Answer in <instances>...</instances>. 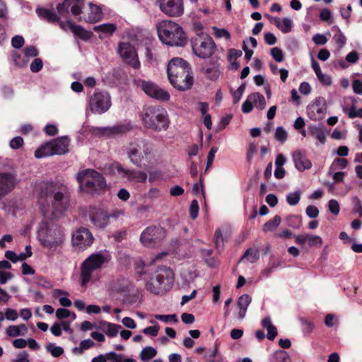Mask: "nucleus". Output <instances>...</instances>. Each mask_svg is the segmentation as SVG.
I'll list each match as a JSON object with an SVG mask.
<instances>
[{
	"instance_id": "f257e3e1",
	"label": "nucleus",
	"mask_w": 362,
	"mask_h": 362,
	"mask_svg": "<svg viewBox=\"0 0 362 362\" xmlns=\"http://www.w3.org/2000/svg\"><path fill=\"white\" fill-rule=\"evenodd\" d=\"M49 202L53 209L59 212L65 211L69 207V196L66 187H59L53 183L47 184L41 188L38 194V204L40 209L45 216L46 208L49 209Z\"/></svg>"
},
{
	"instance_id": "f03ea898",
	"label": "nucleus",
	"mask_w": 362,
	"mask_h": 362,
	"mask_svg": "<svg viewBox=\"0 0 362 362\" xmlns=\"http://www.w3.org/2000/svg\"><path fill=\"white\" fill-rule=\"evenodd\" d=\"M167 74L170 84L178 90L185 91L192 88L194 83L192 68L183 59H172L168 63Z\"/></svg>"
},
{
	"instance_id": "7ed1b4c3",
	"label": "nucleus",
	"mask_w": 362,
	"mask_h": 362,
	"mask_svg": "<svg viewBox=\"0 0 362 362\" xmlns=\"http://www.w3.org/2000/svg\"><path fill=\"white\" fill-rule=\"evenodd\" d=\"M127 153L130 162L138 168L147 170L153 166L154 144L144 138H136L130 142Z\"/></svg>"
},
{
	"instance_id": "20e7f679",
	"label": "nucleus",
	"mask_w": 362,
	"mask_h": 362,
	"mask_svg": "<svg viewBox=\"0 0 362 362\" xmlns=\"http://www.w3.org/2000/svg\"><path fill=\"white\" fill-rule=\"evenodd\" d=\"M144 127L154 132L165 131L170 125L166 110L159 105H146L141 112Z\"/></svg>"
},
{
	"instance_id": "39448f33",
	"label": "nucleus",
	"mask_w": 362,
	"mask_h": 362,
	"mask_svg": "<svg viewBox=\"0 0 362 362\" xmlns=\"http://www.w3.org/2000/svg\"><path fill=\"white\" fill-rule=\"evenodd\" d=\"M79 191L89 195L100 194L106 188V181L103 175L93 170L86 169L76 174Z\"/></svg>"
},
{
	"instance_id": "423d86ee",
	"label": "nucleus",
	"mask_w": 362,
	"mask_h": 362,
	"mask_svg": "<svg viewBox=\"0 0 362 362\" xmlns=\"http://www.w3.org/2000/svg\"><path fill=\"white\" fill-rule=\"evenodd\" d=\"M157 33L160 41L170 46L184 47L187 42V37L182 28L170 20L158 23Z\"/></svg>"
},
{
	"instance_id": "0eeeda50",
	"label": "nucleus",
	"mask_w": 362,
	"mask_h": 362,
	"mask_svg": "<svg viewBox=\"0 0 362 362\" xmlns=\"http://www.w3.org/2000/svg\"><path fill=\"white\" fill-rule=\"evenodd\" d=\"M38 238L42 246L55 250L64 242L63 228L55 223H44L38 231Z\"/></svg>"
},
{
	"instance_id": "6e6552de",
	"label": "nucleus",
	"mask_w": 362,
	"mask_h": 362,
	"mask_svg": "<svg viewBox=\"0 0 362 362\" xmlns=\"http://www.w3.org/2000/svg\"><path fill=\"white\" fill-rule=\"evenodd\" d=\"M174 282L173 270L167 267L159 268L155 277H151L146 284L148 291L153 294L163 293L169 291Z\"/></svg>"
},
{
	"instance_id": "1a4fd4ad",
	"label": "nucleus",
	"mask_w": 362,
	"mask_h": 362,
	"mask_svg": "<svg viewBox=\"0 0 362 362\" xmlns=\"http://www.w3.org/2000/svg\"><path fill=\"white\" fill-rule=\"evenodd\" d=\"M191 43L193 52L202 59L210 57L216 51L215 42L207 34L197 35Z\"/></svg>"
},
{
	"instance_id": "9d476101",
	"label": "nucleus",
	"mask_w": 362,
	"mask_h": 362,
	"mask_svg": "<svg viewBox=\"0 0 362 362\" xmlns=\"http://www.w3.org/2000/svg\"><path fill=\"white\" fill-rule=\"evenodd\" d=\"M106 259L101 253H93L86 258L81 264V281L82 286H86L90 280L94 271L102 267Z\"/></svg>"
},
{
	"instance_id": "9b49d317",
	"label": "nucleus",
	"mask_w": 362,
	"mask_h": 362,
	"mask_svg": "<svg viewBox=\"0 0 362 362\" xmlns=\"http://www.w3.org/2000/svg\"><path fill=\"white\" fill-rule=\"evenodd\" d=\"M111 98L107 91L96 89L89 100L90 110L93 113L103 114L111 107Z\"/></svg>"
},
{
	"instance_id": "f8f14e48",
	"label": "nucleus",
	"mask_w": 362,
	"mask_h": 362,
	"mask_svg": "<svg viewBox=\"0 0 362 362\" xmlns=\"http://www.w3.org/2000/svg\"><path fill=\"white\" fill-rule=\"evenodd\" d=\"M165 230L160 226L147 227L140 235V241L143 245L153 247L160 244L165 238Z\"/></svg>"
},
{
	"instance_id": "ddd939ff",
	"label": "nucleus",
	"mask_w": 362,
	"mask_h": 362,
	"mask_svg": "<svg viewBox=\"0 0 362 362\" xmlns=\"http://www.w3.org/2000/svg\"><path fill=\"white\" fill-rule=\"evenodd\" d=\"M160 10L168 17H180L183 15V0H157Z\"/></svg>"
},
{
	"instance_id": "4468645a",
	"label": "nucleus",
	"mask_w": 362,
	"mask_h": 362,
	"mask_svg": "<svg viewBox=\"0 0 362 362\" xmlns=\"http://www.w3.org/2000/svg\"><path fill=\"white\" fill-rule=\"evenodd\" d=\"M132 129V125L130 122L119 124L113 127H95L93 133L98 136L107 138L114 137L117 135L126 134Z\"/></svg>"
},
{
	"instance_id": "2eb2a0df",
	"label": "nucleus",
	"mask_w": 362,
	"mask_h": 362,
	"mask_svg": "<svg viewBox=\"0 0 362 362\" xmlns=\"http://www.w3.org/2000/svg\"><path fill=\"white\" fill-rule=\"evenodd\" d=\"M118 52L124 62L134 69L140 67V62L135 48L129 42H120L118 46Z\"/></svg>"
},
{
	"instance_id": "dca6fc26",
	"label": "nucleus",
	"mask_w": 362,
	"mask_h": 362,
	"mask_svg": "<svg viewBox=\"0 0 362 362\" xmlns=\"http://www.w3.org/2000/svg\"><path fill=\"white\" fill-rule=\"evenodd\" d=\"M139 86L152 98L161 101H168L170 99V96L168 92L159 88L152 81L142 80L139 82Z\"/></svg>"
},
{
	"instance_id": "f3484780",
	"label": "nucleus",
	"mask_w": 362,
	"mask_h": 362,
	"mask_svg": "<svg viewBox=\"0 0 362 362\" xmlns=\"http://www.w3.org/2000/svg\"><path fill=\"white\" fill-rule=\"evenodd\" d=\"M88 214L91 223L96 228H104L109 224L107 211L101 207L90 206Z\"/></svg>"
},
{
	"instance_id": "a211bd4d",
	"label": "nucleus",
	"mask_w": 362,
	"mask_h": 362,
	"mask_svg": "<svg viewBox=\"0 0 362 362\" xmlns=\"http://www.w3.org/2000/svg\"><path fill=\"white\" fill-rule=\"evenodd\" d=\"M93 240L91 232L88 228L83 227L78 228L72 235L73 245L78 246L79 248H86L90 246Z\"/></svg>"
},
{
	"instance_id": "6ab92c4d",
	"label": "nucleus",
	"mask_w": 362,
	"mask_h": 362,
	"mask_svg": "<svg viewBox=\"0 0 362 362\" xmlns=\"http://www.w3.org/2000/svg\"><path fill=\"white\" fill-rule=\"evenodd\" d=\"M292 160L295 168L300 172H303L312 168L311 161L307 158L305 153L303 151L296 150L293 151Z\"/></svg>"
},
{
	"instance_id": "aec40b11",
	"label": "nucleus",
	"mask_w": 362,
	"mask_h": 362,
	"mask_svg": "<svg viewBox=\"0 0 362 362\" xmlns=\"http://www.w3.org/2000/svg\"><path fill=\"white\" fill-rule=\"evenodd\" d=\"M16 185V177L8 173H0V199L11 192Z\"/></svg>"
},
{
	"instance_id": "412c9836",
	"label": "nucleus",
	"mask_w": 362,
	"mask_h": 362,
	"mask_svg": "<svg viewBox=\"0 0 362 362\" xmlns=\"http://www.w3.org/2000/svg\"><path fill=\"white\" fill-rule=\"evenodd\" d=\"M59 27L64 30L69 28L76 36L83 40H88L92 36L91 32L86 30L81 25H74L71 20L59 23Z\"/></svg>"
},
{
	"instance_id": "4be33fe9",
	"label": "nucleus",
	"mask_w": 362,
	"mask_h": 362,
	"mask_svg": "<svg viewBox=\"0 0 362 362\" xmlns=\"http://www.w3.org/2000/svg\"><path fill=\"white\" fill-rule=\"evenodd\" d=\"M117 170L122 173V176L127 177L129 181L144 183L147 179L146 173L143 171L125 169L121 165L117 167Z\"/></svg>"
},
{
	"instance_id": "5701e85b",
	"label": "nucleus",
	"mask_w": 362,
	"mask_h": 362,
	"mask_svg": "<svg viewBox=\"0 0 362 362\" xmlns=\"http://www.w3.org/2000/svg\"><path fill=\"white\" fill-rule=\"evenodd\" d=\"M52 147L55 155H64L69 152L70 139L67 136L57 138L52 141Z\"/></svg>"
},
{
	"instance_id": "b1692460",
	"label": "nucleus",
	"mask_w": 362,
	"mask_h": 362,
	"mask_svg": "<svg viewBox=\"0 0 362 362\" xmlns=\"http://www.w3.org/2000/svg\"><path fill=\"white\" fill-rule=\"evenodd\" d=\"M83 18L85 21L88 23H94L98 22L103 18L102 9L98 6L90 3L88 14L86 15L84 13Z\"/></svg>"
},
{
	"instance_id": "393cba45",
	"label": "nucleus",
	"mask_w": 362,
	"mask_h": 362,
	"mask_svg": "<svg viewBox=\"0 0 362 362\" xmlns=\"http://www.w3.org/2000/svg\"><path fill=\"white\" fill-rule=\"evenodd\" d=\"M36 13L40 18L44 19L49 23H57L59 25V23L62 22L59 20L58 15L50 9L45 8H37L36 9Z\"/></svg>"
},
{
	"instance_id": "a878e982",
	"label": "nucleus",
	"mask_w": 362,
	"mask_h": 362,
	"mask_svg": "<svg viewBox=\"0 0 362 362\" xmlns=\"http://www.w3.org/2000/svg\"><path fill=\"white\" fill-rule=\"evenodd\" d=\"M252 301L251 297L247 294L240 296L237 301V305L240 308L238 318L243 320L246 315L247 308Z\"/></svg>"
},
{
	"instance_id": "bb28decb",
	"label": "nucleus",
	"mask_w": 362,
	"mask_h": 362,
	"mask_svg": "<svg viewBox=\"0 0 362 362\" xmlns=\"http://www.w3.org/2000/svg\"><path fill=\"white\" fill-rule=\"evenodd\" d=\"M53 155H55V153L54 152L51 141L47 142L44 145H42L35 151V156L37 158H41Z\"/></svg>"
},
{
	"instance_id": "cd10ccee",
	"label": "nucleus",
	"mask_w": 362,
	"mask_h": 362,
	"mask_svg": "<svg viewBox=\"0 0 362 362\" xmlns=\"http://www.w3.org/2000/svg\"><path fill=\"white\" fill-rule=\"evenodd\" d=\"M11 58L13 64L18 68H24L27 66L28 62V59L26 58V56L23 55L20 52L17 51H13L11 54Z\"/></svg>"
},
{
	"instance_id": "c85d7f7f",
	"label": "nucleus",
	"mask_w": 362,
	"mask_h": 362,
	"mask_svg": "<svg viewBox=\"0 0 362 362\" xmlns=\"http://www.w3.org/2000/svg\"><path fill=\"white\" fill-rule=\"evenodd\" d=\"M70 2L68 0H64L63 2L57 6V15L60 18H65L66 21L69 18Z\"/></svg>"
},
{
	"instance_id": "c756f323",
	"label": "nucleus",
	"mask_w": 362,
	"mask_h": 362,
	"mask_svg": "<svg viewBox=\"0 0 362 362\" xmlns=\"http://www.w3.org/2000/svg\"><path fill=\"white\" fill-rule=\"evenodd\" d=\"M270 362H291L289 354L284 350L279 349L272 354Z\"/></svg>"
},
{
	"instance_id": "7c9ffc66",
	"label": "nucleus",
	"mask_w": 362,
	"mask_h": 362,
	"mask_svg": "<svg viewBox=\"0 0 362 362\" xmlns=\"http://www.w3.org/2000/svg\"><path fill=\"white\" fill-rule=\"evenodd\" d=\"M250 100H252L255 107L259 110H264L266 107L264 96L259 93H253L250 95Z\"/></svg>"
},
{
	"instance_id": "2f4dec72",
	"label": "nucleus",
	"mask_w": 362,
	"mask_h": 362,
	"mask_svg": "<svg viewBox=\"0 0 362 362\" xmlns=\"http://www.w3.org/2000/svg\"><path fill=\"white\" fill-rule=\"evenodd\" d=\"M281 218L279 215H276L273 219L266 222L262 227V230L264 233L272 231L276 229L281 223Z\"/></svg>"
},
{
	"instance_id": "473e14b6",
	"label": "nucleus",
	"mask_w": 362,
	"mask_h": 362,
	"mask_svg": "<svg viewBox=\"0 0 362 362\" xmlns=\"http://www.w3.org/2000/svg\"><path fill=\"white\" fill-rule=\"evenodd\" d=\"M70 2V8L72 15L75 16H79L82 13V8L83 7L84 2L83 0H68Z\"/></svg>"
},
{
	"instance_id": "72a5a7b5",
	"label": "nucleus",
	"mask_w": 362,
	"mask_h": 362,
	"mask_svg": "<svg viewBox=\"0 0 362 362\" xmlns=\"http://www.w3.org/2000/svg\"><path fill=\"white\" fill-rule=\"evenodd\" d=\"M116 29L117 27L114 23H105L94 28L95 32H101L107 35H112Z\"/></svg>"
},
{
	"instance_id": "f704fd0d",
	"label": "nucleus",
	"mask_w": 362,
	"mask_h": 362,
	"mask_svg": "<svg viewBox=\"0 0 362 362\" xmlns=\"http://www.w3.org/2000/svg\"><path fill=\"white\" fill-rule=\"evenodd\" d=\"M156 350L152 346H146L143 349L140 354L141 360L143 361H148L150 359L156 356Z\"/></svg>"
},
{
	"instance_id": "c9c22d12",
	"label": "nucleus",
	"mask_w": 362,
	"mask_h": 362,
	"mask_svg": "<svg viewBox=\"0 0 362 362\" xmlns=\"http://www.w3.org/2000/svg\"><path fill=\"white\" fill-rule=\"evenodd\" d=\"M287 225L293 228H299L302 226V218L299 215H290L286 217Z\"/></svg>"
},
{
	"instance_id": "e433bc0d",
	"label": "nucleus",
	"mask_w": 362,
	"mask_h": 362,
	"mask_svg": "<svg viewBox=\"0 0 362 362\" xmlns=\"http://www.w3.org/2000/svg\"><path fill=\"white\" fill-rule=\"evenodd\" d=\"M247 258L251 263L256 262L259 258V251L258 249H247L242 258Z\"/></svg>"
},
{
	"instance_id": "4c0bfd02",
	"label": "nucleus",
	"mask_w": 362,
	"mask_h": 362,
	"mask_svg": "<svg viewBox=\"0 0 362 362\" xmlns=\"http://www.w3.org/2000/svg\"><path fill=\"white\" fill-rule=\"evenodd\" d=\"M310 134L312 136H315L322 144L326 142V136L323 129L313 127L310 129Z\"/></svg>"
},
{
	"instance_id": "58836bf2",
	"label": "nucleus",
	"mask_w": 362,
	"mask_h": 362,
	"mask_svg": "<svg viewBox=\"0 0 362 362\" xmlns=\"http://www.w3.org/2000/svg\"><path fill=\"white\" fill-rule=\"evenodd\" d=\"M300 195L301 192L300 190L288 194L286 196L287 203L291 206L296 205L300 199Z\"/></svg>"
},
{
	"instance_id": "ea45409f",
	"label": "nucleus",
	"mask_w": 362,
	"mask_h": 362,
	"mask_svg": "<svg viewBox=\"0 0 362 362\" xmlns=\"http://www.w3.org/2000/svg\"><path fill=\"white\" fill-rule=\"evenodd\" d=\"M107 327L105 333L110 337H116L121 329V326L114 323L105 324Z\"/></svg>"
},
{
	"instance_id": "a19ab883",
	"label": "nucleus",
	"mask_w": 362,
	"mask_h": 362,
	"mask_svg": "<svg viewBox=\"0 0 362 362\" xmlns=\"http://www.w3.org/2000/svg\"><path fill=\"white\" fill-rule=\"evenodd\" d=\"M214 242L216 248L219 251L223 247V238L221 229H216L214 235Z\"/></svg>"
},
{
	"instance_id": "79ce46f5",
	"label": "nucleus",
	"mask_w": 362,
	"mask_h": 362,
	"mask_svg": "<svg viewBox=\"0 0 362 362\" xmlns=\"http://www.w3.org/2000/svg\"><path fill=\"white\" fill-rule=\"evenodd\" d=\"M46 349L52 356L59 357L64 353V349L61 346H56L53 344H49L46 346Z\"/></svg>"
},
{
	"instance_id": "37998d69",
	"label": "nucleus",
	"mask_w": 362,
	"mask_h": 362,
	"mask_svg": "<svg viewBox=\"0 0 362 362\" xmlns=\"http://www.w3.org/2000/svg\"><path fill=\"white\" fill-rule=\"evenodd\" d=\"M6 333L8 337H16L18 336H23V332L20 330L17 325H10L6 329Z\"/></svg>"
},
{
	"instance_id": "c03bdc74",
	"label": "nucleus",
	"mask_w": 362,
	"mask_h": 362,
	"mask_svg": "<svg viewBox=\"0 0 362 362\" xmlns=\"http://www.w3.org/2000/svg\"><path fill=\"white\" fill-rule=\"evenodd\" d=\"M292 28V21L288 18H284L280 24V27L279 29L281 30L284 33H288L291 30Z\"/></svg>"
},
{
	"instance_id": "a18cd8bd",
	"label": "nucleus",
	"mask_w": 362,
	"mask_h": 362,
	"mask_svg": "<svg viewBox=\"0 0 362 362\" xmlns=\"http://www.w3.org/2000/svg\"><path fill=\"white\" fill-rule=\"evenodd\" d=\"M274 137L277 141L284 143L288 138V134L283 127H279L276 129Z\"/></svg>"
},
{
	"instance_id": "49530a36",
	"label": "nucleus",
	"mask_w": 362,
	"mask_h": 362,
	"mask_svg": "<svg viewBox=\"0 0 362 362\" xmlns=\"http://www.w3.org/2000/svg\"><path fill=\"white\" fill-rule=\"evenodd\" d=\"M333 39L335 41L336 44L338 45L339 49H341L346 42V37L339 29L337 33H336L334 35Z\"/></svg>"
},
{
	"instance_id": "de8ad7c7",
	"label": "nucleus",
	"mask_w": 362,
	"mask_h": 362,
	"mask_svg": "<svg viewBox=\"0 0 362 362\" xmlns=\"http://www.w3.org/2000/svg\"><path fill=\"white\" fill-rule=\"evenodd\" d=\"M156 319L164 322L165 323L170 322H177L178 321L177 315L175 314L173 315H156Z\"/></svg>"
},
{
	"instance_id": "09e8293b",
	"label": "nucleus",
	"mask_w": 362,
	"mask_h": 362,
	"mask_svg": "<svg viewBox=\"0 0 362 362\" xmlns=\"http://www.w3.org/2000/svg\"><path fill=\"white\" fill-rule=\"evenodd\" d=\"M199 206L196 199L192 201L189 207V214L192 219H195L198 216Z\"/></svg>"
},
{
	"instance_id": "8fccbe9b",
	"label": "nucleus",
	"mask_w": 362,
	"mask_h": 362,
	"mask_svg": "<svg viewBox=\"0 0 362 362\" xmlns=\"http://www.w3.org/2000/svg\"><path fill=\"white\" fill-rule=\"evenodd\" d=\"M271 55L277 62H281L284 60L283 51L278 47H273L271 49Z\"/></svg>"
},
{
	"instance_id": "3c124183",
	"label": "nucleus",
	"mask_w": 362,
	"mask_h": 362,
	"mask_svg": "<svg viewBox=\"0 0 362 362\" xmlns=\"http://www.w3.org/2000/svg\"><path fill=\"white\" fill-rule=\"evenodd\" d=\"M43 66V62L41 59L35 58L31 62L30 64V70L33 73H37L40 71Z\"/></svg>"
},
{
	"instance_id": "603ef678",
	"label": "nucleus",
	"mask_w": 362,
	"mask_h": 362,
	"mask_svg": "<svg viewBox=\"0 0 362 362\" xmlns=\"http://www.w3.org/2000/svg\"><path fill=\"white\" fill-rule=\"evenodd\" d=\"M328 208L332 214L338 215L340 211L339 202L335 199H331L328 202Z\"/></svg>"
},
{
	"instance_id": "864d4df0",
	"label": "nucleus",
	"mask_w": 362,
	"mask_h": 362,
	"mask_svg": "<svg viewBox=\"0 0 362 362\" xmlns=\"http://www.w3.org/2000/svg\"><path fill=\"white\" fill-rule=\"evenodd\" d=\"M308 243L310 247L317 245L320 247L322 244V239L318 235H308Z\"/></svg>"
},
{
	"instance_id": "5fc2aeb1",
	"label": "nucleus",
	"mask_w": 362,
	"mask_h": 362,
	"mask_svg": "<svg viewBox=\"0 0 362 362\" xmlns=\"http://www.w3.org/2000/svg\"><path fill=\"white\" fill-rule=\"evenodd\" d=\"M245 84L243 83V84L240 85L235 91L233 92V103L234 104H236L240 101V100L242 97V95L245 91Z\"/></svg>"
},
{
	"instance_id": "6e6d98bb",
	"label": "nucleus",
	"mask_w": 362,
	"mask_h": 362,
	"mask_svg": "<svg viewBox=\"0 0 362 362\" xmlns=\"http://www.w3.org/2000/svg\"><path fill=\"white\" fill-rule=\"evenodd\" d=\"M306 215L310 218H315L319 215V210L317 206L314 205H309L305 209Z\"/></svg>"
},
{
	"instance_id": "4d7b16f0",
	"label": "nucleus",
	"mask_w": 362,
	"mask_h": 362,
	"mask_svg": "<svg viewBox=\"0 0 362 362\" xmlns=\"http://www.w3.org/2000/svg\"><path fill=\"white\" fill-rule=\"evenodd\" d=\"M23 143V139L21 136H16L11 140L9 146L13 149H18L22 147Z\"/></svg>"
},
{
	"instance_id": "13d9d810",
	"label": "nucleus",
	"mask_w": 362,
	"mask_h": 362,
	"mask_svg": "<svg viewBox=\"0 0 362 362\" xmlns=\"http://www.w3.org/2000/svg\"><path fill=\"white\" fill-rule=\"evenodd\" d=\"M353 203L354 205L353 211L356 214H358L359 216L362 217V202L361 199L357 197H354Z\"/></svg>"
},
{
	"instance_id": "bf43d9fd",
	"label": "nucleus",
	"mask_w": 362,
	"mask_h": 362,
	"mask_svg": "<svg viewBox=\"0 0 362 362\" xmlns=\"http://www.w3.org/2000/svg\"><path fill=\"white\" fill-rule=\"evenodd\" d=\"M24 43V38L21 35H15L11 40V45L16 49L21 48Z\"/></svg>"
},
{
	"instance_id": "052dcab7",
	"label": "nucleus",
	"mask_w": 362,
	"mask_h": 362,
	"mask_svg": "<svg viewBox=\"0 0 362 362\" xmlns=\"http://www.w3.org/2000/svg\"><path fill=\"white\" fill-rule=\"evenodd\" d=\"M302 329L304 333H310L314 329V324L305 319L301 320Z\"/></svg>"
},
{
	"instance_id": "680f3d73",
	"label": "nucleus",
	"mask_w": 362,
	"mask_h": 362,
	"mask_svg": "<svg viewBox=\"0 0 362 362\" xmlns=\"http://www.w3.org/2000/svg\"><path fill=\"white\" fill-rule=\"evenodd\" d=\"M159 329L160 327L158 325L154 326H149L143 330V333L147 335L156 337L158 335Z\"/></svg>"
},
{
	"instance_id": "e2e57ef3",
	"label": "nucleus",
	"mask_w": 362,
	"mask_h": 362,
	"mask_svg": "<svg viewBox=\"0 0 362 362\" xmlns=\"http://www.w3.org/2000/svg\"><path fill=\"white\" fill-rule=\"evenodd\" d=\"M24 55L28 59L29 57H35L38 55V51L34 46L26 47L24 49Z\"/></svg>"
},
{
	"instance_id": "0e129e2a",
	"label": "nucleus",
	"mask_w": 362,
	"mask_h": 362,
	"mask_svg": "<svg viewBox=\"0 0 362 362\" xmlns=\"http://www.w3.org/2000/svg\"><path fill=\"white\" fill-rule=\"evenodd\" d=\"M71 315V312L66 308H58L56 311V317L59 320L68 318Z\"/></svg>"
},
{
	"instance_id": "69168bd1",
	"label": "nucleus",
	"mask_w": 362,
	"mask_h": 362,
	"mask_svg": "<svg viewBox=\"0 0 362 362\" xmlns=\"http://www.w3.org/2000/svg\"><path fill=\"white\" fill-rule=\"evenodd\" d=\"M217 151L218 148L215 146H213L210 149L207 156L206 168H209L212 165L215 158V154L217 152Z\"/></svg>"
},
{
	"instance_id": "338daca9",
	"label": "nucleus",
	"mask_w": 362,
	"mask_h": 362,
	"mask_svg": "<svg viewBox=\"0 0 362 362\" xmlns=\"http://www.w3.org/2000/svg\"><path fill=\"white\" fill-rule=\"evenodd\" d=\"M252 100H250V95L247 97V100L242 105V111L244 113H249L253 109Z\"/></svg>"
},
{
	"instance_id": "774afa93",
	"label": "nucleus",
	"mask_w": 362,
	"mask_h": 362,
	"mask_svg": "<svg viewBox=\"0 0 362 362\" xmlns=\"http://www.w3.org/2000/svg\"><path fill=\"white\" fill-rule=\"evenodd\" d=\"M352 88L356 94L362 95V81L358 79L354 80Z\"/></svg>"
}]
</instances>
